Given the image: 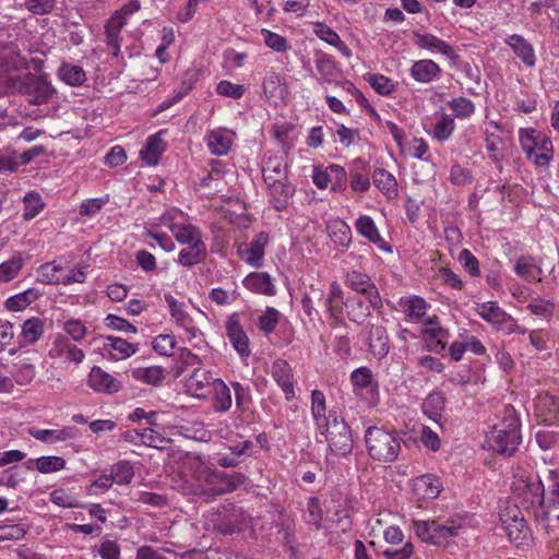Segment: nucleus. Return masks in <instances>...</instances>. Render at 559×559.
<instances>
[{"label": "nucleus", "instance_id": "obj_1", "mask_svg": "<svg viewBox=\"0 0 559 559\" xmlns=\"http://www.w3.org/2000/svg\"><path fill=\"white\" fill-rule=\"evenodd\" d=\"M365 443L371 459L392 463L401 451L400 438L383 427L371 426L366 429Z\"/></svg>", "mask_w": 559, "mask_h": 559}, {"label": "nucleus", "instance_id": "obj_2", "mask_svg": "<svg viewBox=\"0 0 559 559\" xmlns=\"http://www.w3.org/2000/svg\"><path fill=\"white\" fill-rule=\"evenodd\" d=\"M521 440L519 419L514 415H509L495 426L489 442L497 453L511 456L518 450Z\"/></svg>", "mask_w": 559, "mask_h": 559}, {"label": "nucleus", "instance_id": "obj_3", "mask_svg": "<svg viewBox=\"0 0 559 559\" xmlns=\"http://www.w3.org/2000/svg\"><path fill=\"white\" fill-rule=\"evenodd\" d=\"M14 88L33 105L48 103L56 93L55 87L45 76L29 72L14 81Z\"/></svg>", "mask_w": 559, "mask_h": 559}, {"label": "nucleus", "instance_id": "obj_4", "mask_svg": "<svg viewBox=\"0 0 559 559\" xmlns=\"http://www.w3.org/2000/svg\"><path fill=\"white\" fill-rule=\"evenodd\" d=\"M326 437L330 449L338 455H347L353 450V437L349 426L335 411H330V421L320 429Z\"/></svg>", "mask_w": 559, "mask_h": 559}, {"label": "nucleus", "instance_id": "obj_5", "mask_svg": "<svg viewBox=\"0 0 559 559\" xmlns=\"http://www.w3.org/2000/svg\"><path fill=\"white\" fill-rule=\"evenodd\" d=\"M39 356L36 350H24L17 355L12 365L11 374L15 382L20 385L29 384L36 376L35 362L38 361Z\"/></svg>", "mask_w": 559, "mask_h": 559}, {"label": "nucleus", "instance_id": "obj_6", "mask_svg": "<svg viewBox=\"0 0 559 559\" xmlns=\"http://www.w3.org/2000/svg\"><path fill=\"white\" fill-rule=\"evenodd\" d=\"M347 284L355 292L366 296L367 300L373 309L382 308L381 296L376 285L367 274H362L356 271L350 272L347 274Z\"/></svg>", "mask_w": 559, "mask_h": 559}, {"label": "nucleus", "instance_id": "obj_7", "mask_svg": "<svg viewBox=\"0 0 559 559\" xmlns=\"http://www.w3.org/2000/svg\"><path fill=\"white\" fill-rule=\"evenodd\" d=\"M215 379L207 369L195 367L185 381L186 392L194 397H205Z\"/></svg>", "mask_w": 559, "mask_h": 559}, {"label": "nucleus", "instance_id": "obj_8", "mask_svg": "<svg viewBox=\"0 0 559 559\" xmlns=\"http://www.w3.org/2000/svg\"><path fill=\"white\" fill-rule=\"evenodd\" d=\"M263 91L269 104L277 106L285 103L288 88L280 73L269 72L263 80Z\"/></svg>", "mask_w": 559, "mask_h": 559}, {"label": "nucleus", "instance_id": "obj_9", "mask_svg": "<svg viewBox=\"0 0 559 559\" xmlns=\"http://www.w3.org/2000/svg\"><path fill=\"white\" fill-rule=\"evenodd\" d=\"M0 69L3 72L27 69V61L21 56L19 46L15 43H0Z\"/></svg>", "mask_w": 559, "mask_h": 559}, {"label": "nucleus", "instance_id": "obj_10", "mask_svg": "<svg viewBox=\"0 0 559 559\" xmlns=\"http://www.w3.org/2000/svg\"><path fill=\"white\" fill-rule=\"evenodd\" d=\"M476 312L483 320L492 324L497 330L502 329L504 324H514V319L495 301L476 304Z\"/></svg>", "mask_w": 559, "mask_h": 559}, {"label": "nucleus", "instance_id": "obj_11", "mask_svg": "<svg viewBox=\"0 0 559 559\" xmlns=\"http://www.w3.org/2000/svg\"><path fill=\"white\" fill-rule=\"evenodd\" d=\"M87 383L98 393L112 394L121 389V382L98 366L91 369Z\"/></svg>", "mask_w": 559, "mask_h": 559}, {"label": "nucleus", "instance_id": "obj_12", "mask_svg": "<svg viewBox=\"0 0 559 559\" xmlns=\"http://www.w3.org/2000/svg\"><path fill=\"white\" fill-rule=\"evenodd\" d=\"M368 344L372 355L381 359L389 354L390 344L386 329L380 324L368 323Z\"/></svg>", "mask_w": 559, "mask_h": 559}, {"label": "nucleus", "instance_id": "obj_13", "mask_svg": "<svg viewBox=\"0 0 559 559\" xmlns=\"http://www.w3.org/2000/svg\"><path fill=\"white\" fill-rule=\"evenodd\" d=\"M415 44L423 49L436 50L448 57L454 64L459 62V55L455 49L439 37L425 33H415Z\"/></svg>", "mask_w": 559, "mask_h": 559}, {"label": "nucleus", "instance_id": "obj_14", "mask_svg": "<svg viewBox=\"0 0 559 559\" xmlns=\"http://www.w3.org/2000/svg\"><path fill=\"white\" fill-rule=\"evenodd\" d=\"M356 230L359 235L378 246L381 251L391 253L392 247L382 239L378 227L373 219L368 215H361L355 223Z\"/></svg>", "mask_w": 559, "mask_h": 559}, {"label": "nucleus", "instance_id": "obj_15", "mask_svg": "<svg viewBox=\"0 0 559 559\" xmlns=\"http://www.w3.org/2000/svg\"><path fill=\"white\" fill-rule=\"evenodd\" d=\"M272 377L283 390L286 400H292L295 396L293 371L286 360L277 359L272 366Z\"/></svg>", "mask_w": 559, "mask_h": 559}, {"label": "nucleus", "instance_id": "obj_16", "mask_svg": "<svg viewBox=\"0 0 559 559\" xmlns=\"http://www.w3.org/2000/svg\"><path fill=\"white\" fill-rule=\"evenodd\" d=\"M509 540L518 548L530 547L532 543L531 530L524 519L514 515L512 522L504 526Z\"/></svg>", "mask_w": 559, "mask_h": 559}, {"label": "nucleus", "instance_id": "obj_17", "mask_svg": "<svg viewBox=\"0 0 559 559\" xmlns=\"http://www.w3.org/2000/svg\"><path fill=\"white\" fill-rule=\"evenodd\" d=\"M226 331L230 343L234 348L241 355L248 356L249 350V338L239 323L237 316L233 314L229 317L226 323Z\"/></svg>", "mask_w": 559, "mask_h": 559}, {"label": "nucleus", "instance_id": "obj_18", "mask_svg": "<svg viewBox=\"0 0 559 559\" xmlns=\"http://www.w3.org/2000/svg\"><path fill=\"white\" fill-rule=\"evenodd\" d=\"M324 306L331 319H333L336 322H342L343 308L344 306H346V302L344 301V294L341 288V285L337 282L331 283L328 297L325 298L324 301Z\"/></svg>", "mask_w": 559, "mask_h": 559}, {"label": "nucleus", "instance_id": "obj_19", "mask_svg": "<svg viewBox=\"0 0 559 559\" xmlns=\"http://www.w3.org/2000/svg\"><path fill=\"white\" fill-rule=\"evenodd\" d=\"M51 358H59L64 356L68 361L80 364L84 359L85 355L81 348L68 342L63 336H59L52 344L49 350Z\"/></svg>", "mask_w": 559, "mask_h": 559}, {"label": "nucleus", "instance_id": "obj_20", "mask_svg": "<svg viewBox=\"0 0 559 559\" xmlns=\"http://www.w3.org/2000/svg\"><path fill=\"white\" fill-rule=\"evenodd\" d=\"M243 286L257 294L265 296H274L276 294L272 278L266 272H252L243 280Z\"/></svg>", "mask_w": 559, "mask_h": 559}, {"label": "nucleus", "instance_id": "obj_21", "mask_svg": "<svg viewBox=\"0 0 559 559\" xmlns=\"http://www.w3.org/2000/svg\"><path fill=\"white\" fill-rule=\"evenodd\" d=\"M441 68L430 59L415 61L411 68L412 78L419 83H430L441 75Z\"/></svg>", "mask_w": 559, "mask_h": 559}, {"label": "nucleus", "instance_id": "obj_22", "mask_svg": "<svg viewBox=\"0 0 559 559\" xmlns=\"http://www.w3.org/2000/svg\"><path fill=\"white\" fill-rule=\"evenodd\" d=\"M271 194V202L276 211H283L287 207L289 199L294 194V187L288 183V180H277L274 183H267Z\"/></svg>", "mask_w": 559, "mask_h": 559}, {"label": "nucleus", "instance_id": "obj_23", "mask_svg": "<svg viewBox=\"0 0 559 559\" xmlns=\"http://www.w3.org/2000/svg\"><path fill=\"white\" fill-rule=\"evenodd\" d=\"M506 43L526 67L533 68L535 66L536 57L534 48L523 36L513 34L506 39Z\"/></svg>", "mask_w": 559, "mask_h": 559}, {"label": "nucleus", "instance_id": "obj_24", "mask_svg": "<svg viewBox=\"0 0 559 559\" xmlns=\"http://www.w3.org/2000/svg\"><path fill=\"white\" fill-rule=\"evenodd\" d=\"M45 332V323L40 318L32 317L21 326L20 346L33 345L38 342Z\"/></svg>", "mask_w": 559, "mask_h": 559}, {"label": "nucleus", "instance_id": "obj_25", "mask_svg": "<svg viewBox=\"0 0 559 559\" xmlns=\"http://www.w3.org/2000/svg\"><path fill=\"white\" fill-rule=\"evenodd\" d=\"M126 24L120 12H116L105 25L107 45L112 49V56L117 57L120 51V32Z\"/></svg>", "mask_w": 559, "mask_h": 559}, {"label": "nucleus", "instance_id": "obj_26", "mask_svg": "<svg viewBox=\"0 0 559 559\" xmlns=\"http://www.w3.org/2000/svg\"><path fill=\"white\" fill-rule=\"evenodd\" d=\"M162 131L148 136L146 145L141 150V158L150 166L158 164L160 155L166 148V144L162 139Z\"/></svg>", "mask_w": 559, "mask_h": 559}, {"label": "nucleus", "instance_id": "obj_27", "mask_svg": "<svg viewBox=\"0 0 559 559\" xmlns=\"http://www.w3.org/2000/svg\"><path fill=\"white\" fill-rule=\"evenodd\" d=\"M372 182L389 200H393L399 195L397 181L385 169L376 168L372 173Z\"/></svg>", "mask_w": 559, "mask_h": 559}, {"label": "nucleus", "instance_id": "obj_28", "mask_svg": "<svg viewBox=\"0 0 559 559\" xmlns=\"http://www.w3.org/2000/svg\"><path fill=\"white\" fill-rule=\"evenodd\" d=\"M413 488L420 498L433 499L440 493L441 485L436 476L426 474L414 479Z\"/></svg>", "mask_w": 559, "mask_h": 559}, {"label": "nucleus", "instance_id": "obj_29", "mask_svg": "<svg viewBox=\"0 0 559 559\" xmlns=\"http://www.w3.org/2000/svg\"><path fill=\"white\" fill-rule=\"evenodd\" d=\"M266 242L267 235L264 233H259L243 251V259L246 262L254 267L261 266Z\"/></svg>", "mask_w": 559, "mask_h": 559}, {"label": "nucleus", "instance_id": "obj_30", "mask_svg": "<svg viewBox=\"0 0 559 559\" xmlns=\"http://www.w3.org/2000/svg\"><path fill=\"white\" fill-rule=\"evenodd\" d=\"M41 295L43 293L40 290L32 287L8 298L4 306L10 311H22L36 301Z\"/></svg>", "mask_w": 559, "mask_h": 559}, {"label": "nucleus", "instance_id": "obj_31", "mask_svg": "<svg viewBox=\"0 0 559 559\" xmlns=\"http://www.w3.org/2000/svg\"><path fill=\"white\" fill-rule=\"evenodd\" d=\"M170 230L180 243L192 246L204 242L200 229L191 224H171Z\"/></svg>", "mask_w": 559, "mask_h": 559}, {"label": "nucleus", "instance_id": "obj_32", "mask_svg": "<svg viewBox=\"0 0 559 559\" xmlns=\"http://www.w3.org/2000/svg\"><path fill=\"white\" fill-rule=\"evenodd\" d=\"M264 182L274 183L287 179V165L277 157H270L262 168Z\"/></svg>", "mask_w": 559, "mask_h": 559}, {"label": "nucleus", "instance_id": "obj_33", "mask_svg": "<svg viewBox=\"0 0 559 559\" xmlns=\"http://www.w3.org/2000/svg\"><path fill=\"white\" fill-rule=\"evenodd\" d=\"M445 406V397L442 392L430 393L423 402L421 409L431 420L438 423Z\"/></svg>", "mask_w": 559, "mask_h": 559}, {"label": "nucleus", "instance_id": "obj_34", "mask_svg": "<svg viewBox=\"0 0 559 559\" xmlns=\"http://www.w3.org/2000/svg\"><path fill=\"white\" fill-rule=\"evenodd\" d=\"M206 258V245L198 243L188 246L180 250L178 254V262L186 267H191L203 262Z\"/></svg>", "mask_w": 559, "mask_h": 559}, {"label": "nucleus", "instance_id": "obj_35", "mask_svg": "<svg viewBox=\"0 0 559 559\" xmlns=\"http://www.w3.org/2000/svg\"><path fill=\"white\" fill-rule=\"evenodd\" d=\"M207 146L214 155H225L231 146V138L226 130H213L207 134Z\"/></svg>", "mask_w": 559, "mask_h": 559}, {"label": "nucleus", "instance_id": "obj_36", "mask_svg": "<svg viewBox=\"0 0 559 559\" xmlns=\"http://www.w3.org/2000/svg\"><path fill=\"white\" fill-rule=\"evenodd\" d=\"M314 34L331 46L337 48L344 56L349 57L350 50L330 26L324 23L314 24Z\"/></svg>", "mask_w": 559, "mask_h": 559}, {"label": "nucleus", "instance_id": "obj_37", "mask_svg": "<svg viewBox=\"0 0 559 559\" xmlns=\"http://www.w3.org/2000/svg\"><path fill=\"white\" fill-rule=\"evenodd\" d=\"M423 334L430 350L441 353L445 349L449 338L447 330L441 326L425 328Z\"/></svg>", "mask_w": 559, "mask_h": 559}, {"label": "nucleus", "instance_id": "obj_38", "mask_svg": "<svg viewBox=\"0 0 559 559\" xmlns=\"http://www.w3.org/2000/svg\"><path fill=\"white\" fill-rule=\"evenodd\" d=\"M214 399L213 407L216 412H227L231 407V392L222 379H215L213 382Z\"/></svg>", "mask_w": 559, "mask_h": 559}, {"label": "nucleus", "instance_id": "obj_39", "mask_svg": "<svg viewBox=\"0 0 559 559\" xmlns=\"http://www.w3.org/2000/svg\"><path fill=\"white\" fill-rule=\"evenodd\" d=\"M131 374L133 379L154 386L159 385L165 379V371L159 366L134 368Z\"/></svg>", "mask_w": 559, "mask_h": 559}, {"label": "nucleus", "instance_id": "obj_40", "mask_svg": "<svg viewBox=\"0 0 559 559\" xmlns=\"http://www.w3.org/2000/svg\"><path fill=\"white\" fill-rule=\"evenodd\" d=\"M461 526L455 525L453 522L451 524L443 523L437 520H433V528H432V545L436 546H447L449 540L456 536Z\"/></svg>", "mask_w": 559, "mask_h": 559}, {"label": "nucleus", "instance_id": "obj_41", "mask_svg": "<svg viewBox=\"0 0 559 559\" xmlns=\"http://www.w3.org/2000/svg\"><path fill=\"white\" fill-rule=\"evenodd\" d=\"M58 76L70 86H81L86 81L83 68L71 63H62L58 70Z\"/></svg>", "mask_w": 559, "mask_h": 559}, {"label": "nucleus", "instance_id": "obj_42", "mask_svg": "<svg viewBox=\"0 0 559 559\" xmlns=\"http://www.w3.org/2000/svg\"><path fill=\"white\" fill-rule=\"evenodd\" d=\"M329 235L332 240L342 247L347 248L352 241L350 227L342 219H334L328 224Z\"/></svg>", "mask_w": 559, "mask_h": 559}, {"label": "nucleus", "instance_id": "obj_43", "mask_svg": "<svg viewBox=\"0 0 559 559\" xmlns=\"http://www.w3.org/2000/svg\"><path fill=\"white\" fill-rule=\"evenodd\" d=\"M29 435L43 442L66 441L74 437V428L68 427L60 430L31 429Z\"/></svg>", "mask_w": 559, "mask_h": 559}, {"label": "nucleus", "instance_id": "obj_44", "mask_svg": "<svg viewBox=\"0 0 559 559\" xmlns=\"http://www.w3.org/2000/svg\"><path fill=\"white\" fill-rule=\"evenodd\" d=\"M514 272L520 277L532 281L542 273V270L532 255H522L515 262Z\"/></svg>", "mask_w": 559, "mask_h": 559}, {"label": "nucleus", "instance_id": "obj_45", "mask_svg": "<svg viewBox=\"0 0 559 559\" xmlns=\"http://www.w3.org/2000/svg\"><path fill=\"white\" fill-rule=\"evenodd\" d=\"M106 349L116 352V359H124L132 356L136 352V346L127 342L123 338L108 336L105 344Z\"/></svg>", "mask_w": 559, "mask_h": 559}, {"label": "nucleus", "instance_id": "obj_46", "mask_svg": "<svg viewBox=\"0 0 559 559\" xmlns=\"http://www.w3.org/2000/svg\"><path fill=\"white\" fill-rule=\"evenodd\" d=\"M24 265V260L20 253L14 254L10 260L0 264V282L7 283L16 277Z\"/></svg>", "mask_w": 559, "mask_h": 559}, {"label": "nucleus", "instance_id": "obj_47", "mask_svg": "<svg viewBox=\"0 0 559 559\" xmlns=\"http://www.w3.org/2000/svg\"><path fill=\"white\" fill-rule=\"evenodd\" d=\"M523 483V490L526 495V501L531 506L538 503L539 506H543L545 502L544 498V485L540 480H522Z\"/></svg>", "mask_w": 559, "mask_h": 559}, {"label": "nucleus", "instance_id": "obj_48", "mask_svg": "<svg viewBox=\"0 0 559 559\" xmlns=\"http://www.w3.org/2000/svg\"><path fill=\"white\" fill-rule=\"evenodd\" d=\"M153 427L154 426L144 428L140 432V443L155 449H164L166 443L169 442V440L162 436L159 432H157Z\"/></svg>", "mask_w": 559, "mask_h": 559}, {"label": "nucleus", "instance_id": "obj_49", "mask_svg": "<svg viewBox=\"0 0 559 559\" xmlns=\"http://www.w3.org/2000/svg\"><path fill=\"white\" fill-rule=\"evenodd\" d=\"M350 381L355 389L362 390L372 385L377 386L372 371L367 367H359L355 369L350 374Z\"/></svg>", "mask_w": 559, "mask_h": 559}, {"label": "nucleus", "instance_id": "obj_50", "mask_svg": "<svg viewBox=\"0 0 559 559\" xmlns=\"http://www.w3.org/2000/svg\"><path fill=\"white\" fill-rule=\"evenodd\" d=\"M111 475L116 484L127 485L131 483L134 471L128 461H120L111 467Z\"/></svg>", "mask_w": 559, "mask_h": 559}, {"label": "nucleus", "instance_id": "obj_51", "mask_svg": "<svg viewBox=\"0 0 559 559\" xmlns=\"http://www.w3.org/2000/svg\"><path fill=\"white\" fill-rule=\"evenodd\" d=\"M454 120L449 115H442L435 126L432 136L440 141H447L454 131Z\"/></svg>", "mask_w": 559, "mask_h": 559}, {"label": "nucleus", "instance_id": "obj_52", "mask_svg": "<svg viewBox=\"0 0 559 559\" xmlns=\"http://www.w3.org/2000/svg\"><path fill=\"white\" fill-rule=\"evenodd\" d=\"M64 466L66 461L60 456H40L36 459V468L43 474L61 471Z\"/></svg>", "mask_w": 559, "mask_h": 559}, {"label": "nucleus", "instance_id": "obj_53", "mask_svg": "<svg viewBox=\"0 0 559 559\" xmlns=\"http://www.w3.org/2000/svg\"><path fill=\"white\" fill-rule=\"evenodd\" d=\"M24 205L23 216L27 221L34 218L44 209L41 198L36 192H28L24 197Z\"/></svg>", "mask_w": 559, "mask_h": 559}, {"label": "nucleus", "instance_id": "obj_54", "mask_svg": "<svg viewBox=\"0 0 559 559\" xmlns=\"http://www.w3.org/2000/svg\"><path fill=\"white\" fill-rule=\"evenodd\" d=\"M278 320H280V312L273 308V307H267L266 310L264 311V313L262 316H260L259 318V329L264 333V334H270L272 332H274V330L276 329V325L278 323Z\"/></svg>", "mask_w": 559, "mask_h": 559}, {"label": "nucleus", "instance_id": "obj_55", "mask_svg": "<svg viewBox=\"0 0 559 559\" xmlns=\"http://www.w3.org/2000/svg\"><path fill=\"white\" fill-rule=\"evenodd\" d=\"M349 319L356 323H361L366 317L370 316L369 308L359 299H349L346 301Z\"/></svg>", "mask_w": 559, "mask_h": 559}, {"label": "nucleus", "instance_id": "obj_56", "mask_svg": "<svg viewBox=\"0 0 559 559\" xmlns=\"http://www.w3.org/2000/svg\"><path fill=\"white\" fill-rule=\"evenodd\" d=\"M61 271L62 267L56 265L55 262L43 264L39 269L41 282L45 284H60L62 282Z\"/></svg>", "mask_w": 559, "mask_h": 559}, {"label": "nucleus", "instance_id": "obj_57", "mask_svg": "<svg viewBox=\"0 0 559 559\" xmlns=\"http://www.w3.org/2000/svg\"><path fill=\"white\" fill-rule=\"evenodd\" d=\"M448 105L459 118L469 117L475 111L473 102L465 97L453 98Z\"/></svg>", "mask_w": 559, "mask_h": 559}, {"label": "nucleus", "instance_id": "obj_58", "mask_svg": "<svg viewBox=\"0 0 559 559\" xmlns=\"http://www.w3.org/2000/svg\"><path fill=\"white\" fill-rule=\"evenodd\" d=\"M542 138V132L535 130H520V142L524 152L531 156L535 148L538 146V140Z\"/></svg>", "mask_w": 559, "mask_h": 559}, {"label": "nucleus", "instance_id": "obj_59", "mask_svg": "<svg viewBox=\"0 0 559 559\" xmlns=\"http://www.w3.org/2000/svg\"><path fill=\"white\" fill-rule=\"evenodd\" d=\"M414 552L413 544L407 540L402 547L399 545H391L383 550V556L386 559H409Z\"/></svg>", "mask_w": 559, "mask_h": 559}, {"label": "nucleus", "instance_id": "obj_60", "mask_svg": "<svg viewBox=\"0 0 559 559\" xmlns=\"http://www.w3.org/2000/svg\"><path fill=\"white\" fill-rule=\"evenodd\" d=\"M427 309V302L417 296L409 298L406 302L405 313L411 320L421 319Z\"/></svg>", "mask_w": 559, "mask_h": 559}, {"label": "nucleus", "instance_id": "obj_61", "mask_svg": "<svg viewBox=\"0 0 559 559\" xmlns=\"http://www.w3.org/2000/svg\"><path fill=\"white\" fill-rule=\"evenodd\" d=\"M368 81L371 87L381 95H389L394 91V83L384 75L371 74Z\"/></svg>", "mask_w": 559, "mask_h": 559}, {"label": "nucleus", "instance_id": "obj_62", "mask_svg": "<svg viewBox=\"0 0 559 559\" xmlns=\"http://www.w3.org/2000/svg\"><path fill=\"white\" fill-rule=\"evenodd\" d=\"M216 91L222 96L239 99L245 93V86L223 80L217 84Z\"/></svg>", "mask_w": 559, "mask_h": 559}, {"label": "nucleus", "instance_id": "obj_63", "mask_svg": "<svg viewBox=\"0 0 559 559\" xmlns=\"http://www.w3.org/2000/svg\"><path fill=\"white\" fill-rule=\"evenodd\" d=\"M328 169L332 182V190L342 191L345 188L347 180L345 169L336 164L330 165Z\"/></svg>", "mask_w": 559, "mask_h": 559}, {"label": "nucleus", "instance_id": "obj_64", "mask_svg": "<svg viewBox=\"0 0 559 559\" xmlns=\"http://www.w3.org/2000/svg\"><path fill=\"white\" fill-rule=\"evenodd\" d=\"M176 341L174 336L168 334L157 335L153 341V348L160 355L170 356L175 348Z\"/></svg>", "mask_w": 559, "mask_h": 559}]
</instances>
